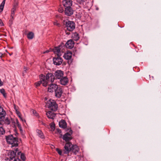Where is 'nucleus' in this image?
Segmentation results:
<instances>
[{"label":"nucleus","mask_w":161,"mask_h":161,"mask_svg":"<svg viewBox=\"0 0 161 161\" xmlns=\"http://www.w3.org/2000/svg\"><path fill=\"white\" fill-rule=\"evenodd\" d=\"M32 112L34 115L36 116H38V114L36 112V111L34 110H32Z\"/></svg>","instance_id":"f704fd0d"},{"label":"nucleus","mask_w":161,"mask_h":161,"mask_svg":"<svg viewBox=\"0 0 161 161\" xmlns=\"http://www.w3.org/2000/svg\"><path fill=\"white\" fill-rule=\"evenodd\" d=\"M2 55V54L1 53H0V56H1Z\"/></svg>","instance_id":"09e8293b"},{"label":"nucleus","mask_w":161,"mask_h":161,"mask_svg":"<svg viewBox=\"0 0 161 161\" xmlns=\"http://www.w3.org/2000/svg\"><path fill=\"white\" fill-rule=\"evenodd\" d=\"M27 67H24V71H26L27 70Z\"/></svg>","instance_id":"49530a36"},{"label":"nucleus","mask_w":161,"mask_h":161,"mask_svg":"<svg viewBox=\"0 0 161 161\" xmlns=\"http://www.w3.org/2000/svg\"><path fill=\"white\" fill-rule=\"evenodd\" d=\"M60 80V83L62 85H66L68 82L69 80L66 77H63L61 78Z\"/></svg>","instance_id":"f3484780"},{"label":"nucleus","mask_w":161,"mask_h":161,"mask_svg":"<svg viewBox=\"0 0 161 161\" xmlns=\"http://www.w3.org/2000/svg\"><path fill=\"white\" fill-rule=\"evenodd\" d=\"M5 133V130L3 127H0V136L4 134Z\"/></svg>","instance_id":"2f4dec72"},{"label":"nucleus","mask_w":161,"mask_h":161,"mask_svg":"<svg viewBox=\"0 0 161 161\" xmlns=\"http://www.w3.org/2000/svg\"><path fill=\"white\" fill-rule=\"evenodd\" d=\"M16 5H14L12 9L11 17H12V18H13L14 16L15 12V11H16Z\"/></svg>","instance_id":"393cba45"},{"label":"nucleus","mask_w":161,"mask_h":161,"mask_svg":"<svg viewBox=\"0 0 161 161\" xmlns=\"http://www.w3.org/2000/svg\"><path fill=\"white\" fill-rule=\"evenodd\" d=\"M72 146L73 145L70 143L66 144L64 147L65 150L64 153L66 154L68 153L69 151H71Z\"/></svg>","instance_id":"f8f14e48"},{"label":"nucleus","mask_w":161,"mask_h":161,"mask_svg":"<svg viewBox=\"0 0 161 161\" xmlns=\"http://www.w3.org/2000/svg\"><path fill=\"white\" fill-rule=\"evenodd\" d=\"M17 155H20V158L22 160L24 161L25 160V155L21 153L20 152H18Z\"/></svg>","instance_id":"cd10ccee"},{"label":"nucleus","mask_w":161,"mask_h":161,"mask_svg":"<svg viewBox=\"0 0 161 161\" xmlns=\"http://www.w3.org/2000/svg\"><path fill=\"white\" fill-rule=\"evenodd\" d=\"M40 81H38L37 82H36L35 83V85L37 87L39 86L42 83L43 85V80H41V79L40 78Z\"/></svg>","instance_id":"7c9ffc66"},{"label":"nucleus","mask_w":161,"mask_h":161,"mask_svg":"<svg viewBox=\"0 0 161 161\" xmlns=\"http://www.w3.org/2000/svg\"><path fill=\"white\" fill-rule=\"evenodd\" d=\"M6 112L3 107L0 106V124H2L4 121L5 117L6 115Z\"/></svg>","instance_id":"39448f33"},{"label":"nucleus","mask_w":161,"mask_h":161,"mask_svg":"<svg viewBox=\"0 0 161 161\" xmlns=\"http://www.w3.org/2000/svg\"><path fill=\"white\" fill-rule=\"evenodd\" d=\"M59 86L55 84H51L49 85L48 91L49 92H55Z\"/></svg>","instance_id":"0eeeda50"},{"label":"nucleus","mask_w":161,"mask_h":161,"mask_svg":"<svg viewBox=\"0 0 161 161\" xmlns=\"http://www.w3.org/2000/svg\"><path fill=\"white\" fill-rule=\"evenodd\" d=\"M34 36V33L32 32H30L27 34V37L29 39H32Z\"/></svg>","instance_id":"bb28decb"},{"label":"nucleus","mask_w":161,"mask_h":161,"mask_svg":"<svg viewBox=\"0 0 161 161\" xmlns=\"http://www.w3.org/2000/svg\"><path fill=\"white\" fill-rule=\"evenodd\" d=\"M64 12L65 15L69 16L73 14L74 10L71 7H66Z\"/></svg>","instance_id":"6e6552de"},{"label":"nucleus","mask_w":161,"mask_h":161,"mask_svg":"<svg viewBox=\"0 0 161 161\" xmlns=\"http://www.w3.org/2000/svg\"><path fill=\"white\" fill-rule=\"evenodd\" d=\"M55 77L56 79H60L64 75V72L61 70H58L54 73Z\"/></svg>","instance_id":"9b49d317"},{"label":"nucleus","mask_w":161,"mask_h":161,"mask_svg":"<svg viewBox=\"0 0 161 161\" xmlns=\"http://www.w3.org/2000/svg\"><path fill=\"white\" fill-rule=\"evenodd\" d=\"M19 118L23 122L25 121V119H23L21 117V116H20V117H19Z\"/></svg>","instance_id":"37998d69"},{"label":"nucleus","mask_w":161,"mask_h":161,"mask_svg":"<svg viewBox=\"0 0 161 161\" xmlns=\"http://www.w3.org/2000/svg\"><path fill=\"white\" fill-rule=\"evenodd\" d=\"M0 92L1 94H2L3 95V96L4 97H6V93L5 90L4 89L2 88L0 90Z\"/></svg>","instance_id":"c85d7f7f"},{"label":"nucleus","mask_w":161,"mask_h":161,"mask_svg":"<svg viewBox=\"0 0 161 161\" xmlns=\"http://www.w3.org/2000/svg\"><path fill=\"white\" fill-rule=\"evenodd\" d=\"M4 122L6 124L9 125L10 123V121L8 118H6L5 119Z\"/></svg>","instance_id":"473e14b6"},{"label":"nucleus","mask_w":161,"mask_h":161,"mask_svg":"<svg viewBox=\"0 0 161 161\" xmlns=\"http://www.w3.org/2000/svg\"><path fill=\"white\" fill-rule=\"evenodd\" d=\"M51 130L53 131L55 129V125L53 122H52L50 124Z\"/></svg>","instance_id":"c756f323"},{"label":"nucleus","mask_w":161,"mask_h":161,"mask_svg":"<svg viewBox=\"0 0 161 161\" xmlns=\"http://www.w3.org/2000/svg\"><path fill=\"white\" fill-rule=\"evenodd\" d=\"M63 139L66 142H68L72 139V137L70 134L67 133L63 136Z\"/></svg>","instance_id":"6ab92c4d"},{"label":"nucleus","mask_w":161,"mask_h":161,"mask_svg":"<svg viewBox=\"0 0 161 161\" xmlns=\"http://www.w3.org/2000/svg\"><path fill=\"white\" fill-rule=\"evenodd\" d=\"M74 42L72 40H68L65 44L66 48L71 49H72L74 45Z\"/></svg>","instance_id":"4468645a"},{"label":"nucleus","mask_w":161,"mask_h":161,"mask_svg":"<svg viewBox=\"0 0 161 161\" xmlns=\"http://www.w3.org/2000/svg\"><path fill=\"white\" fill-rule=\"evenodd\" d=\"M72 37L73 39L75 41H77L79 38V35L76 33L74 34Z\"/></svg>","instance_id":"b1692460"},{"label":"nucleus","mask_w":161,"mask_h":161,"mask_svg":"<svg viewBox=\"0 0 161 161\" xmlns=\"http://www.w3.org/2000/svg\"><path fill=\"white\" fill-rule=\"evenodd\" d=\"M19 118L23 122L25 121V119H23L21 117V116H20V117H19Z\"/></svg>","instance_id":"c03bdc74"},{"label":"nucleus","mask_w":161,"mask_h":161,"mask_svg":"<svg viewBox=\"0 0 161 161\" xmlns=\"http://www.w3.org/2000/svg\"><path fill=\"white\" fill-rule=\"evenodd\" d=\"M4 25L2 20L0 19V27L3 26Z\"/></svg>","instance_id":"4c0bfd02"},{"label":"nucleus","mask_w":161,"mask_h":161,"mask_svg":"<svg viewBox=\"0 0 161 161\" xmlns=\"http://www.w3.org/2000/svg\"><path fill=\"white\" fill-rule=\"evenodd\" d=\"M66 26L67 29L69 31H72L75 28V23L71 21H68L66 22Z\"/></svg>","instance_id":"423d86ee"},{"label":"nucleus","mask_w":161,"mask_h":161,"mask_svg":"<svg viewBox=\"0 0 161 161\" xmlns=\"http://www.w3.org/2000/svg\"><path fill=\"white\" fill-rule=\"evenodd\" d=\"M53 61L54 64L57 65H59L61 64L63 60L60 56H58L57 57L53 58Z\"/></svg>","instance_id":"1a4fd4ad"},{"label":"nucleus","mask_w":161,"mask_h":161,"mask_svg":"<svg viewBox=\"0 0 161 161\" xmlns=\"http://www.w3.org/2000/svg\"><path fill=\"white\" fill-rule=\"evenodd\" d=\"M46 106L48 108L53 111H56L58 108V105L56 102L54 100L51 99L47 101Z\"/></svg>","instance_id":"20e7f679"},{"label":"nucleus","mask_w":161,"mask_h":161,"mask_svg":"<svg viewBox=\"0 0 161 161\" xmlns=\"http://www.w3.org/2000/svg\"><path fill=\"white\" fill-rule=\"evenodd\" d=\"M37 135L40 138H44V137L43 133L41 130H36Z\"/></svg>","instance_id":"4be33fe9"},{"label":"nucleus","mask_w":161,"mask_h":161,"mask_svg":"<svg viewBox=\"0 0 161 161\" xmlns=\"http://www.w3.org/2000/svg\"><path fill=\"white\" fill-rule=\"evenodd\" d=\"M46 114L48 118L52 119H53L56 115L54 112L51 111H48Z\"/></svg>","instance_id":"a211bd4d"},{"label":"nucleus","mask_w":161,"mask_h":161,"mask_svg":"<svg viewBox=\"0 0 161 161\" xmlns=\"http://www.w3.org/2000/svg\"><path fill=\"white\" fill-rule=\"evenodd\" d=\"M53 24L54 25H56L58 26H60V24L58 23L57 21H55L53 22Z\"/></svg>","instance_id":"c9c22d12"},{"label":"nucleus","mask_w":161,"mask_h":161,"mask_svg":"<svg viewBox=\"0 0 161 161\" xmlns=\"http://www.w3.org/2000/svg\"><path fill=\"white\" fill-rule=\"evenodd\" d=\"M62 3L63 5L66 7H70L72 4L71 0H63Z\"/></svg>","instance_id":"2eb2a0df"},{"label":"nucleus","mask_w":161,"mask_h":161,"mask_svg":"<svg viewBox=\"0 0 161 161\" xmlns=\"http://www.w3.org/2000/svg\"><path fill=\"white\" fill-rule=\"evenodd\" d=\"M58 11L59 13H62L64 11L63 9V8H59V9L58 10Z\"/></svg>","instance_id":"58836bf2"},{"label":"nucleus","mask_w":161,"mask_h":161,"mask_svg":"<svg viewBox=\"0 0 161 161\" xmlns=\"http://www.w3.org/2000/svg\"><path fill=\"white\" fill-rule=\"evenodd\" d=\"M56 151H57V152L60 155H62V152L61 150L59 149L58 148H56Z\"/></svg>","instance_id":"72a5a7b5"},{"label":"nucleus","mask_w":161,"mask_h":161,"mask_svg":"<svg viewBox=\"0 0 161 161\" xmlns=\"http://www.w3.org/2000/svg\"><path fill=\"white\" fill-rule=\"evenodd\" d=\"M3 85V82L1 81L0 79V87L2 86Z\"/></svg>","instance_id":"ea45409f"},{"label":"nucleus","mask_w":161,"mask_h":161,"mask_svg":"<svg viewBox=\"0 0 161 161\" xmlns=\"http://www.w3.org/2000/svg\"><path fill=\"white\" fill-rule=\"evenodd\" d=\"M72 56V53L69 51H68L67 52L65 53L63 55L64 58L67 60H70L71 59Z\"/></svg>","instance_id":"dca6fc26"},{"label":"nucleus","mask_w":161,"mask_h":161,"mask_svg":"<svg viewBox=\"0 0 161 161\" xmlns=\"http://www.w3.org/2000/svg\"><path fill=\"white\" fill-rule=\"evenodd\" d=\"M6 140L8 143L12 148L17 147L18 145L17 139L16 137H14L12 135L6 137Z\"/></svg>","instance_id":"f03ea898"},{"label":"nucleus","mask_w":161,"mask_h":161,"mask_svg":"<svg viewBox=\"0 0 161 161\" xmlns=\"http://www.w3.org/2000/svg\"><path fill=\"white\" fill-rule=\"evenodd\" d=\"M15 151H12L8 152L7 153V154L8 155V157H6L5 158V160L7 161L9 160V161H11V160H13V158H14V160L13 161H20V160L17 158H14L15 156L16 155V152L17 151L18 148H15Z\"/></svg>","instance_id":"7ed1b4c3"},{"label":"nucleus","mask_w":161,"mask_h":161,"mask_svg":"<svg viewBox=\"0 0 161 161\" xmlns=\"http://www.w3.org/2000/svg\"><path fill=\"white\" fill-rule=\"evenodd\" d=\"M49 51L48 50H46L43 52V53H47L49 52Z\"/></svg>","instance_id":"de8ad7c7"},{"label":"nucleus","mask_w":161,"mask_h":161,"mask_svg":"<svg viewBox=\"0 0 161 161\" xmlns=\"http://www.w3.org/2000/svg\"><path fill=\"white\" fill-rule=\"evenodd\" d=\"M9 54L10 55H11L12 54V53L11 54H10V53H9Z\"/></svg>","instance_id":"8fccbe9b"},{"label":"nucleus","mask_w":161,"mask_h":161,"mask_svg":"<svg viewBox=\"0 0 161 161\" xmlns=\"http://www.w3.org/2000/svg\"><path fill=\"white\" fill-rule=\"evenodd\" d=\"M14 108L16 112V110H18L17 109V108L16 105H14Z\"/></svg>","instance_id":"a18cd8bd"},{"label":"nucleus","mask_w":161,"mask_h":161,"mask_svg":"<svg viewBox=\"0 0 161 161\" xmlns=\"http://www.w3.org/2000/svg\"><path fill=\"white\" fill-rule=\"evenodd\" d=\"M16 113L19 117H20V116H21L20 112L18 110H16Z\"/></svg>","instance_id":"e433bc0d"},{"label":"nucleus","mask_w":161,"mask_h":161,"mask_svg":"<svg viewBox=\"0 0 161 161\" xmlns=\"http://www.w3.org/2000/svg\"><path fill=\"white\" fill-rule=\"evenodd\" d=\"M16 124L17 126L18 127L20 131L21 132L23 131V130L22 129V127L21 125L19 124L18 120L17 119H15V121L14 122Z\"/></svg>","instance_id":"5701e85b"},{"label":"nucleus","mask_w":161,"mask_h":161,"mask_svg":"<svg viewBox=\"0 0 161 161\" xmlns=\"http://www.w3.org/2000/svg\"><path fill=\"white\" fill-rule=\"evenodd\" d=\"M61 46H58L57 47H55L53 49V51L55 54H56L57 56H60L63 53V52L61 51Z\"/></svg>","instance_id":"9d476101"},{"label":"nucleus","mask_w":161,"mask_h":161,"mask_svg":"<svg viewBox=\"0 0 161 161\" xmlns=\"http://www.w3.org/2000/svg\"><path fill=\"white\" fill-rule=\"evenodd\" d=\"M19 118L23 122L25 121V119H23L21 117V116H20V117H19Z\"/></svg>","instance_id":"79ce46f5"},{"label":"nucleus","mask_w":161,"mask_h":161,"mask_svg":"<svg viewBox=\"0 0 161 161\" xmlns=\"http://www.w3.org/2000/svg\"><path fill=\"white\" fill-rule=\"evenodd\" d=\"M40 78L43 80V86H47L48 83V81H50L51 82H53L55 79V77L53 75L50 73H47L46 76L43 74H41L40 75Z\"/></svg>","instance_id":"f257e3e1"},{"label":"nucleus","mask_w":161,"mask_h":161,"mask_svg":"<svg viewBox=\"0 0 161 161\" xmlns=\"http://www.w3.org/2000/svg\"><path fill=\"white\" fill-rule=\"evenodd\" d=\"M59 127L63 128H65L67 126V124L64 120H61L59 123Z\"/></svg>","instance_id":"aec40b11"},{"label":"nucleus","mask_w":161,"mask_h":161,"mask_svg":"<svg viewBox=\"0 0 161 161\" xmlns=\"http://www.w3.org/2000/svg\"><path fill=\"white\" fill-rule=\"evenodd\" d=\"M5 2V0H3L0 5V13L2 12L3 10Z\"/></svg>","instance_id":"a878e982"},{"label":"nucleus","mask_w":161,"mask_h":161,"mask_svg":"<svg viewBox=\"0 0 161 161\" xmlns=\"http://www.w3.org/2000/svg\"><path fill=\"white\" fill-rule=\"evenodd\" d=\"M71 151H72L74 153L76 154L78 152L79 148L76 145H73Z\"/></svg>","instance_id":"412c9836"},{"label":"nucleus","mask_w":161,"mask_h":161,"mask_svg":"<svg viewBox=\"0 0 161 161\" xmlns=\"http://www.w3.org/2000/svg\"><path fill=\"white\" fill-rule=\"evenodd\" d=\"M19 118L23 122L25 121V119H23L21 117V116H20V117H19Z\"/></svg>","instance_id":"a19ab883"},{"label":"nucleus","mask_w":161,"mask_h":161,"mask_svg":"<svg viewBox=\"0 0 161 161\" xmlns=\"http://www.w3.org/2000/svg\"><path fill=\"white\" fill-rule=\"evenodd\" d=\"M55 96L57 98H60L61 96L63 93V91L62 88L59 86L55 92Z\"/></svg>","instance_id":"ddd939ff"}]
</instances>
